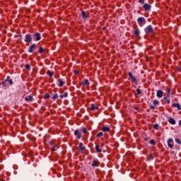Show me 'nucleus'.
Listing matches in <instances>:
<instances>
[{
    "label": "nucleus",
    "mask_w": 181,
    "mask_h": 181,
    "mask_svg": "<svg viewBox=\"0 0 181 181\" xmlns=\"http://www.w3.org/2000/svg\"><path fill=\"white\" fill-rule=\"evenodd\" d=\"M168 148H170V149H172V148H173V139H169L168 140Z\"/></svg>",
    "instance_id": "6"
},
{
    "label": "nucleus",
    "mask_w": 181,
    "mask_h": 181,
    "mask_svg": "<svg viewBox=\"0 0 181 181\" xmlns=\"http://www.w3.org/2000/svg\"><path fill=\"white\" fill-rule=\"evenodd\" d=\"M79 148L80 151H81L82 152L83 151H86V146H84V144H83V143L79 144Z\"/></svg>",
    "instance_id": "16"
},
{
    "label": "nucleus",
    "mask_w": 181,
    "mask_h": 181,
    "mask_svg": "<svg viewBox=\"0 0 181 181\" xmlns=\"http://www.w3.org/2000/svg\"><path fill=\"white\" fill-rule=\"evenodd\" d=\"M69 95V93L67 92L64 93V97L66 98Z\"/></svg>",
    "instance_id": "40"
},
{
    "label": "nucleus",
    "mask_w": 181,
    "mask_h": 181,
    "mask_svg": "<svg viewBox=\"0 0 181 181\" xmlns=\"http://www.w3.org/2000/svg\"><path fill=\"white\" fill-rule=\"evenodd\" d=\"M74 135L76 136L77 139H81V133L78 132V129H76L74 131Z\"/></svg>",
    "instance_id": "5"
},
{
    "label": "nucleus",
    "mask_w": 181,
    "mask_h": 181,
    "mask_svg": "<svg viewBox=\"0 0 181 181\" xmlns=\"http://www.w3.org/2000/svg\"><path fill=\"white\" fill-rule=\"evenodd\" d=\"M0 181H5V180H0Z\"/></svg>",
    "instance_id": "47"
},
{
    "label": "nucleus",
    "mask_w": 181,
    "mask_h": 181,
    "mask_svg": "<svg viewBox=\"0 0 181 181\" xmlns=\"http://www.w3.org/2000/svg\"><path fill=\"white\" fill-rule=\"evenodd\" d=\"M143 8L145 11H151V5L148 4H144Z\"/></svg>",
    "instance_id": "13"
},
{
    "label": "nucleus",
    "mask_w": 181,
    "mask_h": 181,
    "mask_svg": "<svg viewBox=\"0 0 181 181\" xmlns=\"http://www.w3.org/2000/svg\"><path fill=\"white\" fill-rule=\"evenodd\" d=\"M135 110H139V107H135Z\"/></svg>",
    "instance_id": "46"
},
{
    "label": "nucleus",
    "mask_w": 181,
    "mask_h": 181,
    "mask_svg": "<svg viewBox=\"0 0 181 181\" xmlns=\"http://www.w3.org/2000/svg\"><path fill=\"white\" fill-rule=\"evenodd\" d=\"M172 107H173L174 108H177L178 111H180L181 110V106L180 103H173Z\"/></svg>",
    "instance_id": "10"
},
{
    "label": "nucleus",
    "mask_w": 181,
    "mask_h": 181,
    "mask_svg": "<svg viewBox=\"0 0 181 181\" xmlns=\"http://www.w3.org/2000/svg\"><path fill=\"white\" fill-rule=\"evenodd\" d=\"M102 131H103V132H108V131H110V129H109V127H103L102 128Z\"/></svg>",
    "instance_id": "21"
},
{
    "label": "nucleus",
    "mask_w": 181,
    "mask_h": 181,
    "mask_svg": "<svg viewBox=\"0 0 181 181\" xmlns=\"http://www.w3.org/2000/svg\"><path fill=\"white\" fill-rule=\"evenodd\" d=\"M82 86H90V82L88 79H85L83 82H82Z\"/></svg>",
    "instance_id": "17"
},
{
    "label": "nucleus",
    "mask_w": 181,
    "mask_h": 181,
    "mask_svg": "<svg viewBox=\"0 0 181 181\" xmlns=\"http://www.w3.org/2000/svg\"><path fill=\"white\" fill-rule=\"evenodd\" d=\"M25 69H27V70H30V65L26 64L25 65Z\"/></svg>",
    "instance_id": "38"
},
{
    "label": "nucleus",
    "mask_w": 181,
    "mask_h": 181,
    "mask_svg": "<svg viewBox=\"0 0 181 181\" xmlns=\"http://www.w3.org/2000/svg\"><path fill=\"white\" fill-rule=\"evenodd\" d=\"M150 108H151V110H155V106L151 105V106H150Z\"/></svg>",
    "instance_id": "43"
},
{
    "label": "nucleus",
    "mask_w": 181,
    "mask_h": 181,
    "mask_svg": "<svg viewBox=\"0 0 181 181\" xmlns=\"http://www.w3.org/2000/svg\"><path fill=\"white\" fill-rule=\"evenodd\" d=\"M38 52H39V53L42 54V53H43V52H45V49H43V47H40Z\"/></svg>",
    "instance_id": "29"
},
{
    "label": "nucleus",
    "mask_w": 181,
    "mask_h": 181,
    "mask_svg": "<svg viewBox=\"0 0 181 181\" xmlns=\"http://www.w3.org/2000/svg\"><path fill=\"white\" fill-rule=\"evenodd\" d=\"M153 129H159V124H156L153 125Z\"/></svg>",
    "instance_id": "24"
},
{
    "label": "nucleus",
    "mask_w": 181,
    "mask_h": 181,
    "mask_svg": "<svg viewBox=\"0 0 181 181\" xmlns=\"http://www.w3.org/2000/svg\"><path fill=\"white\" fill-rule=\"evenodd\" d=\"M95 151L96 152H98V153L103 152V151L101 149H100V146L99 145H96L95 146Z\"/></svg>",
    "instance_id": "20"
},
{
    "label": "nucleus",
    "mask_w": 181,
    "mask_h": 181,
    "mask_svg": "<svg viewBox=\"0 0 181 181\" xmlns=\"http://www.w3.org/2000/svg\"><path fill=\"white\" fill-rule=\"evenodd\" d=\"M74 74H78V73H80V71H77V70H74Z\"/></svg>",
    "instance_id": "42"
},
{
    "label": "nucleus",
    "mask_w": 181,
    "mask_h": 181,
    "mask_svg": "<svg viewBox=\"0 0 181 181\" xmlns=\"http://www.w3.org/2000/svg\"><path fill=\"white\" fill-rule=\"evenodd\" d=\"M139 2L143 5V4H145V0H139Z\"/></svg>",
    "instance_id": "41"
},
{
    "label": "nucleus",
    "mask_w": 181,
    "mask_h": 181,
    "mask_svg": "<svg viewBox=\"0 0 181 181\" xmlns=\"http://www.w3.org/2000/svg\"><path fill=\"white\" fill-rule=\"evenodd\" d=\"M57 98H59V95H57V93H55L52 97V100H56Z\"/></svg>",
    "instance_id": "31"
},
{
    "label": "nucleus",
    "mask_w": 181,
    "mask_h": 181,
    "mask_svg": "<svg viewBox=\"0 0 181 181\" xmlns=\"http://www.w3.org/2000/svg\"><path fill=\"white\" fill-rule=\"evenodd\" d=\"M132 81H133V83H138V81H136V78L133 76L132 78H131Z\"/></svg>",
    "instance_id": "34"
},
{
    "label": "nucleus",
    "mask_w": 181,
    "mask_h": 181,
    "mask_svg": "<svg viewBox=\"0 0 181 181\" xmlns=\"http://www.w3.org/2000/svg\"><path fill=\"white\" fill-rule=\"evenodd\" d=\"M156 96L158 98H162L163 97V91L160 90H157Z\"/></svg>",
    "instance_id": "9"
},
{
    "label": "nucleus",
    "mask_w": 181,
    "mask_h": 181,
    "mask_svg": "<svg viewBox=\"0 0 181 181\" xmlns=\"http://www.w3.org/2000/svg\"><path fill=\"white\" fill-rule=\"evenodd\" d=\"M90 110L91 111H95V110H98V106H95L94 105V104H92L90 107Z\"/></svg>",
    "instance_id": "19"
},
{
    "label": "nucleus",
    "mask_w": 181,
    "mask_h": 181,
    "mask_svg": "<svg viewBox=\"0 0 181 181\" xmlns=\"http://www.w3.org/2000/svg\"><path fill=\"white\" fill-rule=\"evenodd\" d=\"M51 145H52V146H53V148H52L53 152H54V151H57V150L59 149L58 146H57V145H53V144H51Z\"/></svg>",
    "instance_id": "22"
},
{
    "label": "nucleus",
    "mask_w": 181,
    "mask_h": 181,
    "mask_svg": "<svg viewBox=\"0 0 181 181\" xmlns=\"http://www.w3.org/2000/svg\"><path fill=\"white\" fill-rule=\"evenodd\" d=\"M44 98H45V100H47V98H50V95H49V93H46L44 95Z\"/></svg>",
    "instance_id": "27"
},
{
    "label": "nucleus",
    "mask_w": 181,
    "mask_h": 181,
    "mask_svg": "<svg viewBox=\"0 0 181 181\" xmlns=\"http://www.w3.org/2000/svg\"><path fill=\"white\" fill-rule=\"evenodd\" d=\"M176 144H178V145H181V141L179 139H175Z\"/></svg>",
    "instance_id": "33"
},
{
    "label": "nucleus",
    "mask_w": 181,
    "mask_h": 181,
    "mask_svg": "<svg viewBox=\"0 0 181 181\" xmlns=\"http://www.w3.org/2000/svg\"><path fill=\"white\" fill-rule=\"evenodd\" d=\"M139 33H141V31L139 30V29H136L134 30L135 36H139Z\"/></svg>",
    "instance_id": "23"
},
{
    "label": "nucleus",
    "mask_w": 181,
    "mask_h": 181,
    "mask_svg": "<svg viewBox=\"0 0 181 181\" xmlns=\"http://www.w3.org/2000/svg\"><path fill=\"white\" fill-rule=\"evenodd\" d=\"M168 96L164 98L165 101L167 103V104H170V100L168 99Z\"/></svg>",
    "instance_id": "25"
},
{
    "label": "nucleus",
    "mask_w": 181,
    "mask_h": 181,
    "mask_svg": "<svg viewBox=\"0 0 181 181\" xmlns=\"http://www.w3.org/2000/svg\"><path fill=\"white\" fill-rule=\"evenodd\" d=\"M100 166V161L98 160H94L92 163V168H97Z\"/></svg>",
    "instance_id": "7"
},
{
    "label": "nucleus",
    "mask_w": 181,
    "mask_h": 181,
    "mask_svg": "<svg viewBox=\"0 0 181 181\" xmlns=\"http://www.w3.org/2000/svg\"><path fill=\"white\" fill-rule=\"evenodd\" d=\"M81 15H82L83 19H87V18L90 17V14L86 13V11H82Z\"/></svg>",
    "instance_id": "11"
},
{
    "label": "nucleus",
    "mask_w": 181,
    "mask_h": 181,
    "mask_svg": "<svg viewBox=\"0 0 181 181\" xmlns=\"http://www.w3.org/2000/svg\"><path fill=\"white\" fill-rule=\"evenodd\" d=\"M153 104L154 105H159V100H154L153 102Z\"/></svg>",
    "instance_id": "26"
},
{
    "label": "nucleus",
    "mask_w": 181,
    "mask_h": 181,
    "mask_svg": "<svg viewBox=\"0 0 181 181\" xmlns=\"http://www.w3.org/2000/svg\"><path fill=\"white\" fill-rule=\"evenodd\" d=\"M36 47V44H33L30 46V48L28 49L29 53H33V49Z\"/></svg>",
    "instance_id": "12"
},
{
    "label": "nucleus",
    "mask_w": 181,
    "mask_h": 181,
    "mask_svg": "<svg viewBox=\"0 0 181 181\" xmlns=\"http://www.w3.org/2000/svg\"><path fill=\"white\" fill-rule=\"evenodd\" d=\"M24 42L25 43H30L32 42V35L29 34L25 35Z\"/></svg>",
    "instance_id": "4"
},
{
    "label": "nucleus",
    "mask_w": 181,
    "mask_h": 181,
    "mask_svg": "<svg viewBox=\"0 0 181 181\" xmlns=\"http://www.w3.org/2000/svg\"><path fill=\"white\" fill-rule=\"evenodd\" d=\"M47 74L49 75V77H53V72L47 71Z\"/></svg>",
    "instance_id": "30"
},
{
    "label": "nucleus",
    "mask_w": 181,
    "mask_h": 181,
    "mask_svg": "<svg viewBox=\"0 0 181 181\" xmlns=\"http://www.w3.org/2000/svg\"><path fill=\"white\" fill-rule=\"evenodd\" d=\"M8 84H10L12 86L13 84V82L12 81V78L7 77L6 79L4 80V81L2 82L3 87H6Z\"/></svg>",
    "instance_id": "1"
},
{
    "label": "nucleus",
    "mask_w": 181,
    "mask_h": 181,
    "mask_svg": "<svg viewBox=\"0 0 181 181\" xmlns=\"http://www.w3.org/2000/svg\"><path fill=\"white\" fill-rule=\"evenodd\" d=\"M25 101H33V97L32 95H28L25 98Z\"/></svg>",
    "instance_id": "14"
},
{
    "label": "nucleus",
    "mask_w": 181,
    "mask_h": 181,
    "mask_svg": "<svg viewBox=\"0 0 181 181\" xmlns=\"http://www.w3.org/2000/svg\"><path fill=\"white\" fill-rule=\"evenodd\" d=\"M136 93H137V94H141L142 91L141 90V89L137 88L136 89Z\"/></svg>",
    "instance_id": "37"
},
{
    "label": "nucleus",
    "mask_w": 181,
    "mask_h": 181,
    "mask_svg": "<svg viewBox=\"0 0 181 181\" xmlns=\"http://www.w3.org/2000/svg\"><path fill=\"white\" fill-rule=\"evenodd\" d=\"M138 24L139 26L142 27L146 23V21H145V18L144 17H139L137 20Z\"/></svg>",
    "instance_id": "2"
},
{
    "label": "nucleus",
    "mask_w": 181,
    "mask_h": 181,
    "mask_svg": "<svg viewBox=\"0 0 181 181\" xmlns=\"http://www.w3.org/2000/svg\"><path fill=\"white\" fill-rule=\"evenodd\" d=\"M34 36L35 37L36 42H39V40H40V39H42V37L40 36V33H34Z\"/></svg>",
    "instance_id": "8"
},
{
    "label": "nucleus",
    "mask_w": 181,
    "mask_h": 181,
    "mask_svg": "<svg viewBox=\"0 0 181 181\" xmlns=\"http://www.w3.org/2000/svg\"><path fill=\"white\" fill-rule=\"evenodd\" d=\"M151 145H156V142H155V140L152 139L150 141Z\"/></svg>",
    "instance_id": "35"
},
{
    "label": "nucleus",
    "mask_w": 181,
    "mask_h": 181,
    "mask_svg": "<svg viewBox=\"0 0 181 181\" xmlns=\"http://www.w3.org/2000/svg\"><path fill=\"white\" fill-rule=\"evenodd\" d=\"M59 97L60 98H64V95H61Z\"/></svg>",
    "instance_id": "44"
},
{
    "label": "nucleus",
    "mask_w": 181,
    "mask_h": 181,
    "mask_svg": "<svg viewBox=\"0 0 181 181\" xmlns=\"http://www.w3.org/2000/svg\"><path fill=\"white\" fill-rule=\"evenodd\" d=\"M179 125L181 127V120L179 121Z\"/></svg>",
    "instance_id": "45"
},
{
    "label": "nucleus",
    "mask_w": 181,
    "mask_h": 181,
    "mask_svg": "<svg viewBox=\"0 0 181 181\" xmlns=\"http://www.w3.org/2000/svg\"><path fill=\"white\" fill-rule=\"evenodd\" d=\"M58 82L59 87H63V86H64V81H62V79H58Z\"/></svg>",
    "instance_id": "18"
},
{
    "label": "nucleus",
    "mask_w": 181,
    "mask_h": 181,
    "mask_svg": "<svg viewBox=\"0 0 181 181\" xmlns=\"http://www.w3.org/2000/svg\"><path fill=\"white\" fill-rule=\"evenodd\" d=\"M168 122L171 124V125H175L176 124V120L175 119L170 117L168 119Z\"/></svg>",
    "instance_id": "15"
},
{
    "label": "nucleus",
    "mask_w": 181,
    "mask_h": 181,
    "mask_svg": "<svg viewBox=\"0 0 181 181\" xmlns=\"http://www.w3.org/2000/svg\"><path fill=\"white\" fill-rule=\"evenodd\" d=\"M167 97H170V88H167Z\"/></svg>",
    "instance_id": "28"
},
{
    "label": "nucleus",
    "mask_w": 181,
    "mask_h": 181,
    "mask_svg": "<svg viewBox=\"0 0 181 181\" xmlns=\"http://www.w3.org/2000/svg\"><path fill=\"white\" fill-rule=\"evenodd\" d=\"M103 135H104V133H103L102 132H99L98 134H97V137L98 138H100V136H103Z\"/></svg>",
    "instance_id": "32"
},
{
    "label": "nucleus",
    "mask_w": 181,
    "mask_h": 181,
    "mask_svg": "<svg viewBox=\"0 0 181 181\" xmlns=\"http://www.w3.org/2000/svg\"><path fill=\"white\" fill-rule=\"evenodd\" d=\"M82 132H83V134H87V129H86V128H83V129H82Z\"/></svg>",
    "instance_id": "39"
},
{
    "label": "nucleus",
    "mask_w": 181,
    "mask_h": 181,
    "mask_svg": "<svg viewBox=\"0 0 181 181\" xmlns=\"http://www.w3.org/2000/svg\"><path fill=\"white\" fill-rule=\"evenodd\" d=\"M129 77L130 78H132L133 77H134V74L132 73V72H129Z\"/></svg>",
    "instance_id": "36"
},
{
    "label": "nucleus",
    "mask_w": 181,
    "mask_h": 181,
    "mask_svg": "<svg viewBox=\"0 0 181 181\" xmlns=\"http://www.w3.org/2000/svg\"><path fill=\"white\" fill-rule=\"evenodd\" d=\"M145 32L146 35H149V33H153V28H152V25H148L145 28Z\"/></svg>",
    "instance_id": "3"
}]
</instances>
